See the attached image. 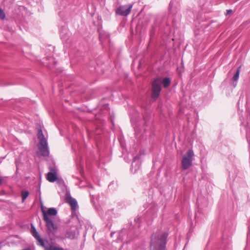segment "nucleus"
Instances as JSON below:
<instances>
[{"mask_svg":"<svg viewBox=\"0 0 250 250\" xmlns=\"http://www.w3.org/2000/svg\"><path fill=\"white\" fill-rule=\"evenodd\" d=\"M168 233L167 232H156L151 236L150 250H165L167 238Z\"/></svg>","mask_w":250,"mask_h":250,"instance_id":"nucleus-1","label":"nucleus"},{"mask_svg":"<svg viewBox=\"0 0 250 250\" xmlns=\"http://www.w3.org/2000/svg\"><path fill=\"white\" fill-rule=\"evenodd\" d=\"M170 79L167 77L165 78L163 80L159 78L154 79L152 83V98L156 99L159 96L161 91L162 83L165 88H167L170 84Z\"/></svg>","mask_w":250,"mask_h":250,"instance_id":"nucleus-2","label":"nucleus"},{"mask_svg":"<svg viewBox=\"0 0 250 250\" xmlns=\"http://www.w3.org/2000/svg\"><path fill=\"white\" fill-rule=\"evenodd\" d=\"M42 212L43 219L49 230L53 232H56L57 230V227L49 216H55L57 214V209L55 208H48L47 211L42 210Z\"/></svg>","mask_w":250,"mask_h":250,"instance_id":"nucleus-3","label":"nucleus"},{"mask_svg":"<svg viewBox=\"0 0 250 250\" xmlns=\"http://www.w3.org/2000/svg\"><path fill=\"white\" fill-rule=\"evenodd\" d=\"M194 152L192 149H189L184 156L182 160V167L184 170L188 169L192 164Z\"/></svg>","mask_w":250,"mask_h":250,"instance_id":"nucleus-4","label":"nucleus"},{"mask_svg":"<svg viewBox=\"0 0 250 250\" xmlns=\"http://www.w3.org/2000/svg\"><path fill=\"white\" fill-rule=\"evenodd\" d=\"M132 7V4L120 6L116 10V14L118 15L126 17L130 13Z\"/></svg>","mask_w":250,"mask_h":250,"instance_id":"nucleus-5","label":"nucleus"},{"mask_svg":"<svg viewBox=\"0 0 250 250\" xmlns=\"http://www.w3.org/2000/svg\"><path fill=\"white\" fill-rule=\"evenodd\" d=\"M50 172L47 174V179L50 182H54L58 179L57 169L56 167L54 165L49 166Z\"/></svg>","mask_w":250,"mask_h":250,"instance_id":"nucleus-6","label":"nucleus"},{"mask_svg":"<svg viewBox=\"0 0 250 250\" xmlns=\"http://www.w3.org/2000/svg\"><path fill=\"white\" fill-rule=\"evenodd\" d=\"M65 198L66 202L69 203L73 210H75L78 208L77 201L71 196L69 191L66 192Z\"/></svg>","mask_w":250,"mask_h":250,"instance_id":"nucleus-7","label":"nucleus"},{"mask_svg":"<svg viewBox=\"0 0 250 250\" xmlns=\"http://www.w3.org/2000/svg\"><path fill=\"white\" fill-rule=\"evenodd\" d=\"M31 232L33 236L37 240L38 244L41 246H44L45 241L41 238L36 228L33 225L32 226Z\"/></svg>","mask_w":250,"mask_h":250,"instance_id":"nucleus-8","label":"nucleus"},{"mask_svg":"<svg viewBox=\"0 0 250 250\" xmlns=\"http://www.w3.org/2000/svg\"><path fill=\"white\" fill-rule=\"evenodd\" d=\"M39 149L43 156H48L49 154V151L47 143L45 144H39Z\"/></svg>","mask_w":250,"mask_h":250,"instance_id":"nucleus-9","label":"nucleus"},{"mask_svg":"<svg viewBox=\"0 0 250 250\" xmlns=\"http://www.w3.org/2000/svg\"><path fill=\"white\" fill-rule=\"evenodd\" d=\"M42 247L44 248L45 250H64V249L62 248L56 247L53 245L50 244L47 240L45 241L44 246Z\"/></svg>","mask_w":250,"mask_h":250,"instance_id":"nucleus-10","label":"nucleus"},{"mask_svg":"<svg viewBox=\"0 0 250 250\" xmlns=\"http://www.w3.org/2000/svg\"><path fill=\"white\" fill-rule=\"evenodd\" d=\"M140 158V157L139 156H136L133 158V162L131 165V171L132 173H135L138 170H139L141 167V164L140 163L138 162L136 163L135 164V169L134 171H133V167H134V163L136 162L138 160H139Z\"/></svg>","mask_w":250,"mask_h":250,"instance_id":"nucleus-11","label":"nucleus"},{"mask_svg":"<svg viewBox=\"0 0 250 250\" xmlns=\"http://www.w3.org/2000/svg\"><path fill=\"white\" fill-rule=\"evenodd\" d=\"M241 66L237 68L236 72H235L232 80L233 81L232 85L233 87H235L237 85V81L238 80L239 78V74L240 72Z\"/></svg>","mask_w":250,"mask_h":250,"instance_id":"nucleus-12","label":"nucleus"},{"mask_svg":"<svg viewBox=\"0 0 250 250\" xmlns=\"http://www.w3.org/2000/svg\"><path fill=\"white\" fill-rule=\"evenodd\" d=\"M38 138L40 141L39 144H43L45 145V143H47V140L45 138L43 134V132L41 129L38 132Z\"/></svg>","mask_w":250,"mask_h":250,"instance_id":"nucleus-13","label":"nucleus"},{"mask_svg":"<svg viewBox=\"0 0 250 250\" xmlns=\"http://www.w3.org/2000/svg\"><path fill=\"white\" fill-rule=\"evenodd\" d=\"M29 192L27 190L22 191L21 193L22 201L23 202L29 195Z\"/></svg>","mask_w":250,"mask_h":250,"instance_id":"nucleus-14","label":"nucleus"},{"mask_svg":"<svg viewBox=\"0 0 250 250\" xmlns=\"http://www.w3.org/2000/svg\"><path fill=\"white\" fill-rule=\"evenodd\" d=\"M5 18V14L3 10L0 7V19L1 20H4Z\"/></svg>","mask_w":250,"mask_h":250,"instance_id":"nucleus-15","label":"nucleus"},{"mask_svg":"<svg viewBox=\"0 0 250 250\" xmlns=\"http://www.w3.org/2000/svg\"><path fill=\"white\" fill-rule=\"evenodd\" d=\"M67 235L69 238L70 239H73L75 237V232H71L70 233L69 232H67Z\"/></svg>","mask_w":250,"mask_h":250,"instance_id":"nucleus-16","label":"nucleus"},{"mask_svg":"<svg viewBox=\"0 0 250 250\" xmlns=\"http://www.w3.org/2000/svg\"><path fill=\"white\" fill-rule=\"evenodd\" d=\"M243 96H241L239 98V100L238 102V103H237V104H238V108H239V105H240V102L241 101L242 102V103L243 102Z\"/></svg>","mask_w":250,"mask_h":250,"instance_id":"nucleus-17","label":"nucleus"},{"mask_svg":"<svg viewBox=\"0 0 250 250\" xmlns=\"http://www.w3.org/2000/svg\"><path fill=\"white\" fill-rule=\"evenodd\" d=\"M61 38L62 39V40L63 41H65L66 40V38L63 35V32H61Z\"/></svg>","mask_w":250,"mask_h":250,"instance_id":"nucleus-18","label":"nucleus"},{"mask_svg":"<svg viewBox=\"0 0 250 250\" xmlns=\"http://www.w3.org/2000/svg\"><path fill=\"white\" fill-rule=\"evenodd\" d=\"M57 183L60 185H61L62 184H63V183H64L62 180H59V179L58 180L57 179Z\"/></svg>","mask_w":250,"mask_h":250,"instance_id":"nucleus-19","label":"nucleus"},{"mask_svg":"<svg viewBox=\"0 0 250 250\" xmlns=\"http://www.w3.org/2000/svg\"><path fill=\"white\" fill-rule=\"evenodd\" d=\"M232 12V10L229 9V10H227V12H226V15H228L230 13H231Z\"/></svg>","mask_w":250,"mask_h":250,"instance_id":"nucleus-20","label":"nucleus"},{"mask_svg":"<svg viewBox=\"0 0 250 250\" xmlns=\"http://www.w3.org/2000/svg\"><path fill=\"white\" fill-rule=\"evenodd\" d=\"M172 5H173V3L172 2V1H171L169 3V8H172Z\"/></svg>","mask_w":250,"mask_h":250,"instance_id":"nucleus-21","label":"nucleus"},{"mask_svg":"<svg viewBox=\"0 0 250 250\" xmlns=\"http://www.w3.org/2000/svg\"><path fill=\"white\" fill-rule=\"evenodd\" d=\"M3 180V178H1V177H0V185L2 183V181Z\"/></svg>","mask_w":250,"mask_h":250,"instance_id":"nucleus-22","label":"nucleus"},{"mask_svg":"<svg viewBox=\"0 0 250 250\" xmlns=\"http://www.w3.org/2000/svg\"><path fill=\"white\" fill-rule=\"evenodd\" d=\"M32 250L30 248H27L26 249H23V250Z\"/></svg>","mask_w":250,"mask_h":250,"instance_id":"nucleus-23","label":"nucleus"},{"mask_svg":"<svg viewBox=\"0 0 250 250\" xmlns=\"http://www.w3.org/2000/svg\"><path fill=\"white\" fill-rule=\"evenodd\" d=\"M99 38H100V40H101V34H100V35H99Z\"/></svg>","mask_w":250,"mask_h":250,"instance_id":"nucleus-24","label":"nucleus"},{"mask_svg":"<svg viewBox=\"0 0 250 250\" xmlns=\"http://www.w3.org/2000/svg\"><path fill=\"white\" fill-rule=\"evenodd\" d=\"M112 235H113V232H111V236H112Z\"/></svg>","mask_w":250,"mask_h":250,"instance_id":"nucleus-25","label":"nucleus"},{"mask_svg":"<svg viewBox=\"0 0 250 250\" xmlns=\"http://www.w3.org/2000/svg\"><path fill=\"white\" fill-rule=\"evenodd\" d=\"M65 33H67V30H65Z\"/></svg>","mask_w":250,"mask_h":250,"instance_id":"nucleus-26","label":"nucleus"}]
</instances>
